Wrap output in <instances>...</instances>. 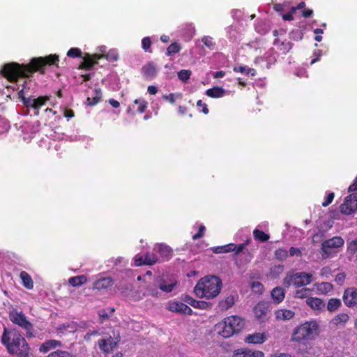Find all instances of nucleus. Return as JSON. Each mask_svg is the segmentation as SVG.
I'll list each match as a JSON object with an SVG mask.
<instances>
[{
  "mask_svg": "<svg viewBox=\"0 0 357 357\" xmlns=\"http://www.w3.org/2000/svg\"><path fill=\"white\" fill-rule=\"evenodd\" d=\"M59 56L55 54L33 57L27 64H20L16 62L6 63L3 66L1 73L10 82H15L20 77L29 78L36 72L45 75L47 66L59 67Z\"/></svg>",
  "mask_w": 357,
  "mask_h": 357,
  "instance_id": "nucleus-1",
  "label": "nucleus"
},
{
  "mask_svg": "<svg viewBox=\"0 0 357 357\" xmlns=\"http://www.w3.org/2000/svg\"><path fill=\"white\" fill-rule=\"evenodd\" d=\"M1 342L10 354H15L17 357L29 356V345L18 331L4 328Z\"/></svg>",
  "mask_w": 357,
  "mask_h": 357,
  "instance_id": "nucleus-2",
  "label": "nucleus"
},
{
  "mask_svg": "<svg viewBox=\"0 0 357 357\" xmlns=\"http://www.w3.org/2000/svg\"><path fill=\"white\" fill-rule=\"evenodd\" d=\"M222 286V280L219 277L207 275L197 282L194 288V292L199 298L211 299L220 294Z\"/></svg>",
  "mask_w": 357,
  "mask_h": 357,
  "instance_id": "nucleus-3",
  "label": "nucleus"
},
{
  "mask_svg": "<svg viewBox=\"0 0 357 357\" xmlns=\"http://www.w3.org/2000/svg\"><path fill=\"white\" fill-rule=\"evenodd\" d=\"M319 334V326L316 321H305L296 326L291 334V341L306 345Z\"/></svg>",
  "mask_w": 357,
  "mask_h": 357,
  "instance_id": "nucleus-4",
  "label": "nucleus"
},
{
  "mask_svg": "<svg viewBox=\"0 0 357 357\" xmlns=\"http://www.w3.org/2000/svg\"><path fill=\"white\" fill-rule=\"evenodd\" d=\"M245 326V321L241 317L233 315L225 318L215 325V329L223 337L227 338L234 333H239Z\"/></svg>",
  "mask_w": 357,
  "mask_h": 357,
  "instance_id": "nucleus-5",
  "label": "nucleus"
},
{
  "mask_svg": "<svg viewBox=\"0 0 357 357\" xmlns=\"http://www.w3.org/2000/svg\"><path fill=\"white\" fill-rule=\"evenodd\" d=\"M312 275L311 273L304 272L289 273L283 279V284L286 287H289L291 284L300 287L309 284L312 282Z\"/></svg>",
  "mask_w": 357,
  "mask_h": 357,
  "instance_id": "nucleus-6",
  "label": "nucleus"
},
{
  "mask_svg": "<svg viewBox=\"0 0 357 357\" xmlns=\"http://www.w3.org/2000/svg\"><path fill=\"white\" fill-rule=\"evenodd\" d=\"M10 320L26 331V336L28 338L34 337L33 333V324L26 319V316L22 312L13 311L9 314Z\"/></svg>",
  "mask_w": 357,
  "mask_h": 357,
  "instance_id": "nucleus-7",
  "label": "nucleus"
},
{
  "mask_svg": "<svg viewBox=\"0 0 357 357\" xmlns=\"http://www.w3.org/2000/svg\"><path fill=\"white\" fill-rule=\"evenodd\" d=\"M119 342V336L115 337L112 331V335L109 333H102L101 339L98 340V345L103 353L109 354L114 350Z\"/></svg>",
  "mask_w": 357,
  "mask_h": 357,
  "instance_id": "nucleus-8",
  "label": "nucleus"
},
{
  "mask_svg": "<svg viewBox=\"0 0 357 357\" xmlns=\"http://www.w3.org/2000/svg\"><path fill=\"white\" fill-rule=\"evenodd\" d=\"M344 245V240L340 236H334L324 241L321 244V254L323 258H328L332 253V249L338 248Z\"/></svg>",
  "mask_w": 357,
  "mask_h": 357,
  "instance_id": "nucleus-9",
  "label": "nucleus"
},
{
  "mask_svg": "<svg viewBox=\"0 0 357 357\" xmlns=\"http://www.w3.org/2000/svg\"><path fill=\"white\" fill-rule=\"evenodd\" d=\"M357 211V192L347 196L344 203L340 206V211L346 215H351Z\"/></svg>",
  "mask_w": 357,
  "mask_h": 357,
  "instance_id": "nucleus-10",
  "label": "nucleus"
},
{
  "mask_svg": "<svg viewBox=\"0 0 357 357\" xmlns=\"http://www.w3.org/2000/svg\"><path fill=\"white\" fill-rule=\"evenodd\" d=\"M106 57L108 58L107 55L105 54H90L89 53H86L83 58V61L79 64V68L84 69L86 70H91L93 68L98 64V60H100L102 58Z\"/></svg>",
  "mask_w": 357,
  "mask_h": 357,
  "instance_id": "nucleus-11",
  "label": "nucleus"
},
{
  "mask_svg": "<svg viewBox=\"0 0 357 357\" xmlns=\"http://www.w3.org/2000/svg\"><path fill=\"white\" fill-rule=\"evenodd\" d=\"M50 100V97L47 96H39L37 98H31L28 100L26 103L28 104L27 108H32L35 110L34 115H39V109L46 105V103Z\"/></svg>",
  "mask_w": 357,
  "mask_h": 357,
  "instance_id": "nucleus-12",
  "label": "nucleus"
},
{
  "mask_svg": "<svg viewBox=\"0 0 357 357\" xmlns=\"http://www.w3.org/2000/svg\"><path fill=\"white\" fill-rule=\"evenodd\" d=\"M343 301L349 307H357V289L355 288L347 289L343 294Z\"/></svg>",
  "mask_w": 357,
  "mask_h": 357,
  "instance_id": "nucleus-13",
  "label": "nucleus"
},
{
  "mask_svg": "<svg viewBox=\"0 0 357 357\" xmlns=\"http://www.w3.org/2000/svg\"><path fill=\"white\" fill-rule=\"evenodd\" d=\"M158 258L154 253L147 252L135 259V265L136 266H141L143 265L151 266L158 262Z\"/></svg>",
  "mask_w": 357,
  "mask_h": 357,
  "instance_id": "nucleus-14",
  "label": "nucleus"
},
{
  "mask_svg": "<svg viewBox=\"0 0 357 357\" xmlns=\"http://www.w3.org/2000/svg\"><path fill=\"white\" fill-rule=\"evenodd\" d=\"M255 317L259 321H264L269 311L268 305L264 302H259L254 307Z\"/></svg>",
  "mask_w": 357,
  "mask_h": 357,
  "instance_id": "nucleus-15",
  "label": "nucleus"
},
{
  "mask_svg": "<svg viewBox=\"0 0 357 357\" xmlns=\"http://www.w3.org/2000/svg\"><path fill=\"white\" fill-rule=\"evenodd\" d=\"M158 252L163 261L169 260L173 255L172 249L169 245L162 243L158 245Z\"/></svg>",
  "mask_w": 357,
  "mask_h": 357,
  "instance_id": "nucleus-16",
  "label": "nucleus"
},
{
  "mask_svg": "<svg viewBox=\"0 0 357 357\" xmlns=\"http://www.w3.org/2000/svg\"><path fill=\"white\" fill-rule=\"evenodd\" d=\"M267 340L266 335L263 333H255L248 335L245 340L249 344H262Z\"/></svg>",
  "mask_w": 357,
  "mask_h": 357,
  "instance_id": "nucleus-17",
  "label": "nucleus"
},
{
  "mask_svg": "<svg viewBox=\"0 0 357 357\" xmlns=\"http://www.w3.org/2000/svg\"><path fill=\"white\" fill-rule=\"evenodd\" d=\"M62 345V343L61 341L56 340H47L45 342H43L40 348L39 351L41 353H47L51 349H55L56 347H59Z\"/></svg>",
  "mask_w": 357,
  "mask_h": 357,
  "instance_id": "nucleus-18",
  "label": "nucleus"
},
{
  "mask_svg": "<svg viewBox=\"0 0 357 357\" xmlns=\"http://www.w3.org/2000/svg\"><path fill=\"white\" fill-rule=\"evenodd\" d=\"M349 320V316L347 313L342 312L335 316L331 321V324L335 327H344Z\"/></svg>",
  "mask_w": 357,
  "mask_h": 357,
  "instance_id": "nucleus-19",
  "label": "nucleus"
},
{
  "mask_svg": "<svg viewBox=\"0 0 357 357\" xmlns=\"http://www.w3.org/2000/svg\"><path fill=\"white\" fill-rule=\"evenodd\" d=\"M306 303L314 310H323L326 305L323 300L317 297L307 298Z\"/></svg>",
  "mask_w": 357,
  "mask_h": 357,
  "instance_id": "nucleus-20",
  "label": "nucleus"
},
{
  "mask_svg": "<svg viewBox=\"0 0 357 357\" xmlns=\"http://www.w3.org/2000/svg\"><path fill=\"white\" fill-rule=\"evenodd\" d=\"M295 313L287 309H279L275 312V319L280 321H287L292 319Z\"/></svg>",
  "mask_w": 357,
  "mask_h": 357,
  "instance_id": "nucleus-21",
  "label": "nucleus"
},
{
  "mask_svg": "<svg viewBox=\"0 0 357 357\" xmlns=\"http://www.w3.org/2000/svg\"><path fill=\"white\" fill-rule=\"evenodd\" d=\"M20 278L22 280V284L26 289L31 290L33 289L34 282L31 276L26 271H22L20 273Z\"/></svg>",
  "mask_w": 357,
  "mask_h": 357,
  "instance_id": "nucleus-22",
  "label": "nucleus"
},
{
  "mask_svg": "<svg viewBox=\"0 0 357 357\" xmlns=\"http://www.w3.org/2000/svg\"><path fill=\"white\" fill-rule=\"evenodd\" d=\"M113 285V280L112 278L107 277V278H100L98 280H96L93 283V289L100 290V289H107Z\"/></svg>",
  "mask_w": 357,
  "mask_h": 357,
  "instance_id": "nucleus-23",
  "label": "nucleus"
},
{
  "mask_svg": "<svg viewBox=\"0 0 357 357\" xmlns=\"http://www.w3.org/2000/svg\"><path fill=\"white\" fill-rule=\"evenodd\" d=\"M144 77L146 79H153L157 73L156 68L153 63H149L144 66L142 69Z\"/></svg>",
  "mask_w": 357,
  "mask_h": 357,
  "instance_id": "nucleus-24",
  "label": "nucleus"
},
{
  "mask_svg": "<svg viewBox=\"0 0 357 357\" xmlns=\"http://www.w3.org/2000/svg\"><path fill=\"white\" fill-rule=\"evenodd\" d=\"M184 301L195 308L206 309L208 307V303L203 301H197L188 295L185 296Z\"/></svg>",
  "mask_w": 357,
  "mask_h": 357,
  "instance_id": "nucleus-25",
  "label": "nucleus"
},
{
  "mask_svg": "<svg viewBox=\"0 0 357 357\" xmlns=\"http://www.w3.org/2000/svg\"><path fill=\"white\" fill-rule=\"evenodd\" d=\"M271 297L276 303H280L284 299L285 292L283 288L277 287L271 291Z\"/></svg>",
  "mask_w": 357,
  "mask_h": 357,
  "instance_id": "nucleus-26",
  "label": "nucleus"
},
{
  "mask_svg": "<svg viewBox=\"0 0 357 357\" xmlns=\"http://www.w3.org/2000/svg\"><path fill=\"white\" fill-rule=\"evenodd\" d=\"M274 45L278 47V49L284 54L289 52L293 47V43L290 41H281L279 38L275 39Z\"/></svg>",
  "mask_w": 357,
  "mask_h": 357,
  "instance_id": "nucleus-27",
  "label": "nucleus"
},
{
  "mask_svg": "<svg viewBox=\"0 0 357 357\" xmlns=\"http://www.w3.org/2000/svg\"><path fill=\"white\" fill-rule=\"evenodd\" d=\"M225 91L223 88L214 86L206 91V95L213 98H218L224 96Z\"/></svg>",
  "mask_w": 357,
  "mask_h": 357,
  "instance_id": "nucleus-28",
  "label": "nucleus"
},
{
  "mask_svg": "<svg viewBox=\"0 0 357 357\" xmlns=\"http://www.w3.org/2000/svg\"><path fill=\"white\" fill-rule=\"evenodd\" d=\"M235 303V297L233 295L228 296L225 299L219 302V307L222 310H227Z\"/></svg>",
  "mask_w": 357,
  "mask_h": 357,
  "instance_id": "nucleus-29",
  "label": "nucleus"
},
{
  "mask_svg": "<svg viewBox=\"0 0 357 357\" xmlns=\"http://www.w3.org/2000/svg\"><path fill=\"white\" fill-rule=\"evenodd\" d=\"M87 282V278L84 275L78 276L71 277L68 280V283L75 287H78L82 284H86Z\"/></svg>",
  "mask_w": 357,
  "mask_h": 357,
  "instance_id": "nucleus-30",
  "label": "nucleus"
},
{
  "mask_svg": "<svg viewBox=\"0 0 357 357\" xmlns=\"http://www.w3.org/2000/svg\"><path fill=\"white\" fill-rule=\"evenodd\" d=\"M93 96L87 98V103L90 106H93L98 104L102 98V91L100 88H96L93 91Z\"/></svg>",
  "mask_w": 357,
  "mask_h": 357,
  "instance_id": "nucleus-31",
  "label": "nucleus"
},
{
  "mask_svg": "<svg viewBox=\"0 0 357 357\" xmlns=\"http://www.w3.org/2000/svg\"><path fill=\"white\" fill-rule=\"evenodd\" d=\"M233 70L235 73H243V74H245L246 75L250 76V77H255L257 75V71L255 69L249 68L245 66H234L233 68Z\"/></svg>",
  "mask_w": 357,
  "mask_h": 357,
  "instance_id": "nucleus-32",
  "label": "nucleus"
},
{
  "mask_svg": "<svg viewBox=\"0 0 357 357\" xmlns=\"http://www.w3.org/2000/svg\"><path fill=\"white\" fill-rule=\"evenodd\" d=\"M235 248L234 243H229L225 245L217 246L213 248V252L216 254L228 253L233 252Z\"/></svg>",
  "mask_w": 357,
  "mask_h": 357,
  "instance_id": "nucleus-33",
  "label": "nucleus"
},
{
  "mask_svg": "<svg viewBox=\"0 0 357 357\" xmlns=\"http://www.w3.org/2000/svg\"><path fill=\"white\" fill-rule=\"evenodd\" d=\"M253 237L256 241L259 242H266L270 238V236L264 231L258 229H255L253 231Z\"/></svg>",
  "mask_w": 357,
  "mask_h": 357,
  "instance_id": "nucleus-34",
  "label": "nucleus"
},
{
  "mask_svg": "<svg viewBox=\"0 0 357 357\" xmlns=\"http://www.w3.org/2000/svg\"><path fill=\"white\" fill-rule=\"evenodd\" d=\"M46 357H77L76 355L63 350L57 349L51 352Z\"/></svg>",
  "mask_w": 357,
  "mask_h": 357,
  "instance_id": "nucleus-35",
  "label": "nucleus"
},
{
  "mask_svg": "<svg viewBox=\"0 0 357 357\" xmlns=\"http://www.w3.org/2000/svg\"><path fill=\"white\" fill-rule=\"evenodd\" d=\"M341 306V301L339 298H331L327 304V310L329 312H334Z\"/></svg>",
  "mask_w": 357,
  "mask_h": 357,
  "instance_id": "nucleus-36",
  "label": "nucleus"
},
{
  "mask_svg": "<svg viewBox=\"0 0 357 357\" xmlns=\"http://www.w3.org/2000/svg\"><path fill=\"white\" fill-rule=\"evenodd\" d=\"M181 50V46L178 43H177V42L172 43L167 48L166 55L172 56L174 54L179 52Z\"/></svg>",
  "mask_w": 357,
  "mask_h": 357,
  "instance_id": "nucleus-37",
  "label": "nucleus"
},
{
  "mask_svg": "<svg viewBox=\"0 0 357 357\" xmlns=\"http://www.w3.org/2000/svg\"><path fill=\"white\" fill-rule=\"evenodd\" d=\"M333 285L329 282H321L317 284V291L323 294H326L333 290Z\"/></svg>",
  "mask_w": 357,
  "mask_h": 357,
  "instance_id": "nucleus-38",
  "label": "nucleus"
},
{
  "mask_svg": "<svg viewBox=\"0 0 357 357\" xmlns=\"http://www.w3.org/2000/svg\"><path fill=\"white\" fill-rule=\"evenodd\" d=\"M134 104L137 105V111L139 114L144 113L148 107V102L144 99H135Z\"/></svg>",
  "mask_w": 357,
  "mask_h": 357,
  "instance_id": "nucleus-39",
  "label": "nucleus"
},
{
  "mask_svg": "<svg viewBox=\"0 0 357 357\" xmlns=\"http://www.w3.org/2000/svg\"><path fill=\"white\" fill-rule=\"evenodd\" d=\"M311 294V289L307 287H303L301 289L296 291L295 297L298 298H309L308 296Z\"/></svg>",
  "mask_w": 357,
  "mask_h": 357,
  "instance_id": "nucleus-40",
  "label": "nucleus"
},
{
  "mask_svg": "<svg viewBox=\"0 0 357 357\" xmlns=\"http://www.w3.org/2000/svg\"><path fill=\"white\" fill-rule=\"evenodd\" d=\"M274 255L277 259L284 261L288 256V252L284 248H278L275 251Z\"/></svg>",
  "mask_w": 357,
  "mask_h": 357,
  "instance_id": "nucleus-41",
  "label": "nucleus"
},
{
  "mask_svg": "<svg viewBox=\"0 0 357 357\" xmlns=\"http://www.w3.org/2000/svg\"><path fill=\"white\" fill-rule=\"evenodd\" d=\"M289 36L291 40L298 41V40H301L303 39V32L301 30L297 29L292 30L289 33Z\"/></svg>",
  "mask_w": 357,
  "mask_h": 357,
  "instance_id": "nucleus-42",
  "label": "nucleus"
},
{
  "mask_svg": "<svg viewBox=\"0 0 357 357\" xmlns=\"http://www.w3.org/2000/svg\"><path fill=\"white\" fill-rule=\"evenodd\" d=\"M67 56L70 58H81L82 52L78 47H72L68 51Z\"/></svg>",
  "mask_w": 357,
  "mask_h": 357,
  "instance_id": "nucleus-43",
  "label": "nucleus"
},
{
  "mask_svg": "<svg viewBox=\"0 0 357 357\" xmlns=\"http://www.w3.org/2000/svg\"><path fill=\"white\" fill-rule=\"evenodd\" d=\"M251 289L253 292L261 294L264 291V286L259 282H252L250 284Z\"/></svg>",
  "mask_w": 357,
  "mask_h": 357,
  "instance_id": "nucleus-44",
  "label": "nucleus"
},
{
  "mask_svg": "<svg viewBox=\"0 0 357 357\" xmlns=\"http://www.w3.org/2000/svg\"><path fill=\"white\" fill-rule=\"evenodd\" d=\"M245 357H264V354L261 351H251L244 349Z\"/></svg>",
  "mask_w": 357,
  "mask_h": 357,
  "instance_id": "nucleus-45",
  "label": "nucleus"
},
{
  "mask_svg": "<svg viewBox=\"0 0 357 357\" xmlns=\"http://www.w3.org/2000/svg\"><path fill=\"white\" fill-rule=\"evenodd\" d=\"M181 93H171L168 95L165 94V95L162 96V98L164 100L168 101L171 104H174L176 102V99L181 98Z\"/></svg>",
  "mask_w": 357,
  "mask_h": 357,
  "instance_id": "nucleus-46",
  "label": "nucleus"
},
{
  "mask_svg": "<svg viewBox=\"0 0 357 357\" xmlns=\"http://www.w3.org/2000/svg\"><path fill=\"white\" fill-rule=\"evenodd\" d=\"M181 302L174 301L170 302L167 306V310L173 312H180Z\"/></svg>",
  "mask_w": 357,
  "mask_h": 357,
  "instance_id": "nucleus-47",
  "label": "nucleus"
},
{
  "mask_svg": "<svg viewBox=\"0 0 357 357\" xmlns=\"http://www.w3.org/2000/svg\"><path fill=\"white\" fill-rule=\"evenodd\" d=\"M191 74L192 72L189 70H181L178 72V77L181 80L186 82L190 79Z\"/></svg>",
  "mask_w": 357,
  "mask_h": 357,
  "instance_id": "nucleus-48",
  "label": "nucleus"
},
{
  "mask_svg": "<svg viewBox=\"0 0 357 357\" xmlns=\"http://www.w3.org/2000/svg\"><path fill=\"white\" fill-rule=\"evenodd\" d=\"M151 45V40L149 37H144L142 40V47L145 52H151L150 50Z\"/></svg>",
  "mask_w": 357,
  "mask_h": 357,
  "instance_id": "nucleus-49",
  "label": "nucleus"
},
{
  "mask_svg": "<svg viewBox=\"0 0 357 357\" xmlns=\"http://www.w3.org/2000/svg\"><path fill=\"white\" fill-rule=\"evenodd\" d=\"M249 242H250V240H247L243 243H240L238 245L235 244V248H234V250H233V252H234V255L236 256L238 254H240L241 252H242L245 249V248L248 245Z\"/></svg>",
  "mask_w": 357,
  "mask_h": 357,
  "instance_id": "nucleus-50",
  "label": "nucleus"
},
{
  "mask_svg": "<svg viewBox=\"0 0 357 357\" xmlns=\"http://www.w3.org/2000/svg\"><path fill=\"white\" fill-rule=\"evenodd\" d=\"M164 282H165L163 281L162 282L160 283L158 287L162 291L167 292V293L171 292L173 290V289L176 284V283H171L169 284H165Z\"/></svg>",
  "mask_w": 357,
  "mask_h": 357,
  "instance_id": "nucleus-51",
  "label": "nucleus"
},
{
  "mask_svg": "<svg viewBox=\"0 0 357 357\" xmlns=\"http://www.w3.org/2000/svg\"><path fill=\"white\" fill-rule=\"evenodd\" d=\"M146 291L148 292V295L152 296H158L159 292L158 291L157 287L155 285L149 284L146 287Z\"/></svg>",
  "mask_w": 357,
  "mask_h": 357,
  "instance_id": "nucleus-52",
  "label": "nucleus"
},
{
  "mask_svg": "<svg viewBox=\"0 0 357 357\" xmlns=\"http://www.w3.org/2000/svg\"><path fill=\"white\" fill-rule=\"evenodd\" d=\"M202 43L204 44V45L210 49H212L215 45V43L213 41V38L210 36H204L202 40Z\"/></svg>",
  "mask_w": 357,
  "mask_h": 357,
  "instance_id": "nucleus-53",
  "label": "nucleus"
},
{
  "mask_svg": "<svg viewBox=\"0 0 357 357\" xmlns=\"http://www.w3.org/2000/svg\"><path fill=\"white\" fill-rule=\"evenodd\" d=\"M335 197L334 192H330L326 197L325 198V200L324 202H322V206L326 207L329 204H331Z\"/></svg>",
  "mask_w": 357,
  "mask_h": 357,
  "instance_id": "nucleus-54",
  "label": "nucleus"
},
{
  "mask_svg": "<svg viewBox=\"0 0 357 357\" xmlns=\"http://www.w3.org/2000/svg\"><path fill=\"white\" fill-rule=\"evenodd\" d=\"M180 305L181 306V309H180V313L188 314V315L192 314V310L188 305H187L186 304H185L183 303H182V305Z\"/></svg>",
  "mask_w": 357,
  "mask_h": 357,
  "instance_id": "nucleus-55",
  "label": "nucleus"
},
{
  "mask_svg": "<svg viewBox=\"0 0 357 357\" xmlns=\"http://www.w3.org/2000/svg\"><path fill=\"white\" fill-rule=\"evenodd\" d=\"M347 250L351 254L357 252V240L352 241L348 244Z\"/></svg>",
  "mask_w": 357,
  "mask_h": 357,
  "instance_id": "nucleus-56",
  "label": "nucleus"
},
{
  "mask_svg": "<svg viewBox=\"0 0 357 357\" xmlns=\"http://www.w3.org/2000/svg\"><path fill=\"white\" fill-rule=\"evenodd\" d=\"M197 106L199 108H201V111L204 114H208V112H209V110L208 109V106L206 103L203 102L202 100H199L197 102Z\"/></svg>",
  "mask_w": 357,
  "mask_h": 357,
  "instance_id": "nucleus-57",
  "label": "nucleus"
},
{
  "mask_svg": "<svg viewBox=\"0 0 357 357\" xmlns=\"http://www.w3.org/2000/svg\"><path fill=\"white\" fill-rule=\"evenodd\" d=\"M205 230H206V227L204 225H200L199 227L198 232L197 234H195V235H193L192 239L197 240V239H199L201 237H202L204 235Z\"/></svg>",
  "mask_w": 357,
  "mask_h": 357,
  "instance_id": "nucleus-58",
  "label": "nucleus"
},
{
  "mask_svg": "<svg viewBox=\"0 0 357 357\" xmlns=\"http://www.w3.org/2000/svg\"><path fill=\"white\" fill-rule=\"evenodd\" d=\"M18 97H19V98H20V99H21V100L22 101L23 105L26 107L28 106V104L26 103V101H28V100H31V97L26 98V97L24 96V89H22L18 92Z\"/></svg>",
  "mask_w": 357,
  "mask_h": 357,
  "instance_id": "nucleus-59",
  "label": "nucleus"
},
{
  "mask_svg": "<svg viewBox=\"0 0 357 357\" xmlns=\"http://www.w3.org/2000/svg\"><path fill=\"white\" fill-rule=\"evenodd\" d=\"M345 273H338L336 276H335V281L339 284H341L344 282V280H345Z\"/></svg>",
  "mask_w": 357,
  "mask_h": 357,
  "instance_id": "nucleus-60",
  "label": "nucleus"
},
{
  "mask_svg": "<svg viewBox=\"0 0 357 357\" xmlns=\"http://www.w3.org/2000/svg\"><path fill=\"white\" fill-rule=\"evenodd\" d=\"M301 251L299 248H295V247H291L289 249V255L290 256H301Z\"/></svg>",
  "mask_w": 357,
  "mask_h": 357,
  "instance_id": "nucleus-61",
  "label": "nucleus"
},
{
  "mask_svg": "<svg viewBox=\"0 0 357 357\" xmlns=\"http://www.w3.org/2000/svg\"><path fill=\"white\" fill-rule=\"evenodd\" d=\"M233 357H245L244 349H238L233 352Z\"/></svg>",
  "mask_w": 357,
  "mask_h": 357,
  "instance_id": "nucleus-62",
  "label": "nucleus"
},
{
  "mask_svg": "<svg viewBox=\"0 0 357 357\" xmlns=\"http://www.w3.org/2000/svg\"><path fill=\"white\" fill-rule=\"evenodd\" d=\"M273 9L278 13H282L284 10V6L282 3H275L273 6Z\"/></svg>",
  "mask_w": 357,
  "mask_h": 357,
  "instance_id": "nucleus-63",
  "label": "nucleus"
},
{
  "mask_svg": "<svg viewBox=\"0 0 357 357\" xmlns=\"http://www.w3.org/2000/svg\"><path fill=\"white\" fill-rule=\"evenodd\" d=\"M355 191H357V176L354 179L353 183L351 184L348 188L349 192H355Z\"/></svg>",
  "mask_w": 357,
  "mask_h": 357,
  "instance_id": "nucleus-64",
  "label": "nucleus"
}]
</instances>
